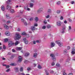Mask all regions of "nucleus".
<instances>
[{
  "label": "nucleus",
  "mask_w": 75,
  "mask_h": 75,
  "mask_svg": "<svg viewBox=\"0 0 75 75\" xmlns=\"http://www.w3.org/2000/svg\"><path fill=\"white\" fill-rule=\"evenodd\" d=\"M31 29L32 31H34V30H35V27L34 26H32L31 27Z\"/></svg>",
  "instance_id": "nucleus-12"
},
{
  "label": "nucleus",
  "mask_w": 75,
  "mask_h": 75,
  "mask_svg": "<svg viewBox=\"0 0 75 75\" xmlns=\"http://www.w3.org/2000/svg\"><path fill=\"white\" fill-rule=\"evenodd\" d=\"M1 9L2 10V11H4V6H2L1 7Z\"/></svg>",
  "instance_id": "nucleus-23"
},
{
  "label": "nucleus",
  "mask_w": 75,
  "mask_h": 75,
  "mask_svg": "<svg viewBox=\"0 0 75 75\" xmlns=\"http://www.w3.org/2000/svg\"><path fill=\"white\" fill-rule=\"evenodd\" d=\"M29 55H30V53H26L25 54V57H28Z\"/></svg>",
  "instance_id": "nucleus-24"
},
{
  "label": "nucleus",
  "mask_w": 75,
  "mask_h": 75,
  "mask_svg": "<svg viewBox=\"0 0 75 75\" xmlns=\"http://www.w3.org/2000/svg\"><path fill=\"white\" fill-rule=\"evenodd\" d=\"M38 68H39V69H40V68H41V67L40 66V65H38Z\"/></svg>",
  "instance_id": "nucleus-44"
},
{
  "label": "nucleus",
  "mask_w": 75,
  "mask_h": 75,
  "mask_svg": "<svg viewBox=\"0 0 75 75\" xmlns=\"http://www.w3.org/2000/svg\"><path fill=\"white\" fill-rule=\"evenodd\" d=\"M45 28H46V27H45V26H43L42 27V29L43 30L45 29Z\"/></svg>",
  "instance_id": "nucleus-36"
},
{
  "label": "nucleus",
  "mask_w": 75,
  "mask_h": 75,
  "mask_svg": "<svg viewBox=\"0 0 75 75\" xmlns=\"http://www.w3.org/2000/svg\"><path fill=\"white\" fill-rule=\"evenodd\" d=\"M6 17L8 19H10V16H9V15L8 14H6Z\"/></svg>",
  "instance_id": "nucleus-15"
},
{
  "label": "nucleus",
  "mask_w": 75,
  "mask_h": 75,
  "mask_svg": "<svg viewBox=\"0 0 75 75\" xmlns=\"http://www.w3.org/2000/svg\"><path fill=\"white\" fill-rule=\"evenodd\" d=\"M22 35H27V36H26L28 38L29 37V34H27V33L25 32H23L22 33Z\"/></svg>",
  "instance_id": "nucleus-8"
},
{
  "label": "nucleus",
  "mask_w": 75,
  "mask_h": 75,
  "mask_svg": "<svg viewBox=\"0 0 75 75\" xmlns=\"http://www.w3.org/2000/svg\"><path fill=\"white\" fill-rule=\"evenodd\" d=\"M15 70L16 72H18V68L17 67L15 68Z\"/></svg>",
  "instance_id": "nucleus-38"
},
{
  "label": "nucleus",
  "mask_w": 75,
  "mask_h": 75,
  "mask_svg": "<svg viewBox=\"0 0 75 75\" xmlns=\"http://www.w3.org/2000/svg\"><path fill=\"white\" fill-rule=\"evenodd\" d=\"M44 23H45V24H47V21H44Z\"/></svg>",
  "instance_id": "nucleus-64"
},
{
  "label": "nucleus",
  "mask_w": 75,
  "mask_h": 75,
  "mask_svg": "<svg viewBox=\"0 0 75 75\" xmlns=\"http://www.w3.org/2000/svg\"><path fill=\"white\" fill-rule=\"evenodd\" d=\"M16 49V50L20 51V50H22V48L21 47H17Z\"/></svg>",
  "instance_id": "nucleus-17"
},
{
  "label": "nucleus",
  "mask_w": 75,
  "mask_h": 75,
  "mask_svg": "<svg viewBox=\"0 0 75 75\" xmlns=\"http://www.w3.org/2000/svg\"><path fill=\"white\" fill-rule=\"evenodd\" d=\"M4 28L5 29H8V26L6 25H4Z\"/></svg>",
  "instance_id": "nucleus-16"
},
{
  "label": "nucleus",
  "mask_w": 75,
  "mask_h": 75,
  "mask_svg": "<svg viewBox=\"0 0 75 75\" xmlns=\"http://www.w3.org/2000/svg\"><path fill=\"white\" fill-rule=\"evenodd\" d=\"M50 17V15H48L46 17V18H48Z\"/></svg>",
  "instance_id": "nucleus-49"
},
{
  "label": "nucleus",
  "mask_w": 75,
  "mask_h": 75,
  "mask_svg": "<svg viewBox=\"0 0 75 75\" xmlns=\"http://www.w3.org/2000/svg\"><path fill=\"white\" fill-rule=\"evenodd\" d=\"M69 20L70 22H72V20H71V19L69 18Z\"/></svg>",
  "instance_id": "nucleus-55"
},
{
  "label": "nucleus",
  "mask_w": 75,
  "mask_h": 75,
  "mask_svg": "<svg viewBox=\"0 0 75 75\" xmlns=\"http://www.w3.org/2000/svg\"><path fill=\"white\" fill-rule=\"evenodd\" d=\"M72 54H75V50L74 48H73L72 49V51H71Z\"/></svg>",
  "instance_id": "nucleus-9"
},
{
  "label": "nucleus",
  "mask_w": 75,
  "mask_h": 75,
  "mask_svg": "<svg viewBox=\"0 0 75 75\" xmlns=\"http://www.w3.org/2000/svg\"><path fill=\"white\" fill-rule=\"evenodd\" d=\"M71 4H74V1H72L71 2Z\"/></svg>",
  "instance_id": "nucleus-58"
},
{
  "label": "nucleus",
  "mask_w": 75,
  "mask_h": 75,
  "mask_svg": "<svg viewBox=\"0 0 75 75\" xmlns=\"http://www.w3.org/2000/svg\"><path fill=\"white\" fill-rule=\"evenodd\" d=\"M35 20L36 21H38V17H36L35 18Z\"/></svg>",
  "instance_id": "nucleus-28"
},
{
  "label": "nucleus",
  "mask_w": 75,
  "mask_h": 75,
  "mask_svg": "<svg viewBox=\"0 0 75 75\" xmlns=\"http://www.w3.org/2000/svg\"><path fill=\"white\" fill-rule=\"evenodd\" d=\"M64 24H67V21H64Z\"/></svg>",
  "instance_id": "nucleus-54"
},
{
  "label": "nucleus",
  "mask_w": 75,
  "mask_h": 75,
  "mask_svg": "<svg viewBox=\"0 0 75 75\" xmlns=\"http://www.w3.org/2000/svg\"><path fill=\"white\" fill-rule=\"evenodd\" d=\"M65 28H63L62 29V30H63V31H64V30H65Z\"/></svg>",
  "instance_id": "nucleus-62"
},
{
  "label": "nucleus",
  "mask_w": 75,
  "mask_h": 75,
  "mask_svg": "<svg viewBox=\"0 0 75 75\" xmlns=\"http://www.w3.org/2000/svg\"><path fill=\"white\" fill-rule=\"evenodd\" d=\"M60 13H61V11L59 10L57 11V14H59Z\"/></svg>",
  "instance_id": "nucleus-40"
},
{
  "label": "nucleus",
  "mask_w": 75,
  "mask_h": 75,
  "mask_svg": "<svg viewBox=\"0 0 75 75\" xmlns=\"http://www.w3.org/2000/svg\"><path fill=\"white\" fill-rule=\"evenodd\" d=\"M62 24V23H61V22L59 21H58L57 22V24L58 26H61V25Z\"/></svg>",
  "instance_id": "nucleus-6"
},
{
  "label": "nucleus",
  "mask_w": 75,
  "mask_h": 75,
  "mask_svg": "<svg viewBox=\"0 0 75 75\" xmlns=\"http://www.w3.org/2000/svg\"><path fill=\"white\" fill-rule=\"evenodd\" d=\"M12 51L13 52H16L15 50H14V49H12Z\"/></svg>",
  "instance_id": "nucleus-52"
},
{
  "label": "nucleus",
  "mask_w": 75,
  "mask_h": 75,
  "mask_svg": "<svg viewBox=\"0 0 75 75\" xmlns=\"http://www.w3.org/2000/svg\"><path fill=\"white\" fill-rule=\"evenodd\" d=\"M34 6V4L33 3H30V7H32Z\"/></svg>",
  "instance_id": "nucleus-27"
},
{
  "label": "nucleus",
  "mask_w": 75,
  "mask_h": 75,
  "mask_svg": "<svg viewBox=\"0 0 75 75\" xmlns=\"http://www.w3.org/2000/svg\"><path fill=\"white\" fill-rule=\"evenodd\" d=\"M8 38L5 39L4 40V42H6L8 41Z\"/></svg>",
  "instance_id": "nucleus-26"
},
{
  "label": "nucleus",
  "mask_w": 75,
  "mask_h": 75,
  "mask_svg": "<svg viewBox=\"0 0 75 75\" xmlns=\"http://www.w3.org/2000/svg\"><path fill=\"white\" fill-rule=\"evenodd\" d=\"M51 10L50 9L48 10L47 13H51Z\"/></svg>",
  "instance_id": "nucleus-41"
},
{
  "label": "nucleus",
  "mask_w": 75,
  "mask_h": 75,
  "mask_svg": "<svg viewBox=\"0 0 75 75\" xmlns=\"http://www.w3.org/2000/svg\"><path fill=\"white\" fill-rule=\"evenodd\" d=\"M15 57V55H12L11 56V57L12 58H14V57Z\"/></svg>",
  "instance_id": "nucleus-63"
},
{
  "label": "nucleus",
  "mask_w": 75,
  "mask_h": 75,
  "mask_svg": "<svg viewBox=\"0 0 75 75\" xmlns=\"http://www.w3.org/2000/svg\"><path fill=\"white\" fill-rule=\"evenodd\" d=\"M51 27V25H47V28H50Z\"/></svg>",
  "instance_id": "nucleus-31"
},
{
  "label": "nucleus",
  "mask_w": 75,
  "mask_h": 75,
  "mask_svg": "<svg viewBox=\"0 0 75 75\" xmlns=\"http://www.w3.org/2000/svg\"><path fill=\"white\" fill-rule=\"evenodd\" d=\"M45 72L46 73V75H49V73L48 72V71L46 70H45Z\"/></svg>",
  "instance_id": "nucleus-19"
},
{
  "label": "nucleus",
  "mask_w": 75,
  "mask_h": 75,
  "mask_svg": "<svg viewBox=\"0 0 75 75\" xmlns=\"http://www.w3.org/2000/svg\"><path fill=\"white\" fill-rule=\"evenodd\" d=\"M9 71H10V70L9 69H8L7 70H6V72H8Z\"/></svg>",
  "instance_id": "nucleus-57"
},
{
  "label": "nucleus",
  "mask_w": 75,
  "mask_h": 75,
  "mask_svg": "<svg viewBox=\"0 0 75 75\" xmlns=\"http://www.w3.org/2000/svg\"><path fill=\"white\" fill-rule=\"evenodd\" d=\"M18 75H25V74L23 73H19Z\"/></svg>",
  "instance_id": "nucleus-29"
},
{
  "label": "nucleus",
  "mask_w": 75,
  "mask_h": 75,
  "mask_svg": "<svg viewBox=\"0 0 75 75\" xmlns=\"http://www.w3.org/2000/svg\"><path fill=\"white\" fill-rule=\"evenodd\" d=\"M67 50H64L63 53L64 54H67Z\"/></svg>",
  "instance_id": "nucleus-20"
},
{
  "label": "nucleus",
  "mask_w": 75,
  "mask_h": 75,
  "mask_svg": "<svg viewBox=\"0 0 75 75\" xmlns=\"http://www.w3.org/2000/svg\"><path fill=\"white\" fill-rule=\"evenodd\" d=\"M33 44H35L36 43V42H35V41H34L33 42Z\"/></svg>",
  "instance_id": "nucleus-51"
},
{
  "label": "nucleus",
  "mask_w": 75,
  "mask_h": 75,
  "mask_svg": "<svg viewBox=\"0 0 75 75\" xmlns=\"http://www.w3.org/2000/svg\"><path fill=\"white\" fill-rule=\"evenodd\" d=\"M23 41H24L25 44H27L28 42V40H27V39H26V38H24L23 39Z\"/></svg>",
  "instance_id": "nucleus-5"
},
{
  "label": "nucleus",
  "mask_w": 75,
  "mask_h": 75,
  "mask_svg": "<svg viewBox=\"0 0 75 75\" xmlns=\"http://www.w3.org/2000/svg\"><path fill=\"white\" fill-rule=\"evenodd\" d=\"M16 36L14 38L15 40H18L21 38V36L19 34H16Z\"/></svg>",
  "instance_id": "nucleus-2"
},
{
  "label": "nucleus",
  "mask_w": 75,
  "mask_h": 75,
  "mask_svg": "<svg viewBox=\"0 0 75 75\" xmlns=\"http://www.w3.org/2000/svg\"><path fill=\"white\" fill-rule=\"evenodd\" d=\"M27 10H28V11H30V8H27Z\"/></svg>",
  "instance_id": "nucleus-56"
},
{
  "label": "nucleus",
  "mask_w": 75,
  "mask_h": 75,
  "mask_svg": "<svg viewBox=\"0 0 75 75\" xmlns=\"http://www.w3.org/2000/svg\"><path fill=\"white\" fill-rule=\"evenodd\" d=\"M50 57H52V59L53 61H56V58L55 57V55L53 54H50Z\"/></svg>",
  "instance_id": "nucleus-4"
},
{
  "label": "nucleus",
  "mask_w": 75,
  "mask_h": 75,
  "mask_svg": "<svg viewBox=\"0 0 75 75\" xmlns=\"http://www.w3.org/2000/svg\"><path fill=\"white\" fill-rule=\"evenodd\" d=\"M7 23L8 24H10L11 23V21H7Z\"/></svg>",
  "instance_id": "nucleus-43"
},
{
  "label": "nucleus",
  "mask_w": 75,
  "mask_h": 75,
  "mask_svg": "<svg viewBox=\"0 0 75 75\" xmlns=\"http://www.w3.org/2000/svg\"><path fill=\"white\" fill-rule=\"evenodd\" d=\"M14 11L13 9H11L10 10V13H14Z\"/></svg>",
  "instance_id": "nucleus-22"
},
{
  "label": "nucleus",
  "mask_w": 75,
  "mask_h": 75,
  "mask_svg": "<svg viewBox=\"0 0 75 75\" xmlns=\"http://www.w3.org/2000/svg\"><path fill=\"white\" fill-rule=\"evenodd\" d=\"M42 11V8H40L38 11V13H40L41 11Z\"/></svg>",
  "instance_id": "nucleus-11"
},
{
  "label": "nucleus",
  "mask_w": 75,
  "mask_h": 75,
  "mask_svg": "<svg viewBox=\"0 0 75 75\" xmlns=\"http://www.w3.org/2000/svg\"><path fill=\"white\" fill-rule=\"evenodd\" d=\"M21 61H22V57L20 56H19L18 57V62H21Z\"/></svg>",
  "instance_id": "nucleus-7"
},
{
  "label": "nucleus",
  "mask_w": 75,
  "mask_h": 75,
  "mask_svg": "<svg viewBox=\"0 0 75 75\" xmlns=\"http://www.w3.org/2000/svg\"><path fill=\"white\" fill-rule=\"evenodd\" d=\"M34 27H37L38 26V25L37 23H35L34 24Z\"/></svg>",
  "instance_id": "nucleus-42"
},
{
  "label": "nucleus",
  "mask_w": 75,
  "mask_h": 75,
  "mask_svg": "<svg viewBox=\"0 0 75 75\" xmlns=\"http://www.w3.org/2000/svg\"><path fill=\"white\" fill-rule=\"evenodd\" d=\"M63 75H67V74L65 73V72H64L63 74Z\"/></svg>",
  "instance_id": "nucleus-53"
},
{
  "label": "nucleus",
  "mask_w": 75,
  "mask_h": 75,
  "mask_svg": "<svg viewBox=\"0 0 75 75\" xmlns=\"http://www.w3.org/2000/svg\"><path fill=\"white\" fill-rule=\"evenodd\" d=\"M20 71V72H23V67H21Z\"/></svg>",
  "instance_id": "nucleus-18"
},
{
  "label": "nucleus",
  "mask_w": 75,
  "mask_h": 75,
  "mask_svg": "<svg viewBox=\"0 0 75 75\" xmlns=\"http://www.w3.org/2000/svg\"><path fill=\"white\" fill-rule=\"evenodd\" d=\"M27 70L28 71H30L31 68L30 67H28V68H27Z\"/></svg>",
  "instance_id": "nucleus-39"
},
{
  "label": "nucleus",
  "mask_w": 75,
  "mask_h": 75,
  "mask_svg": "<svg viewBox=\"0 0 75 75\" xmlns=\"http://www.w3.org/2000/svg\"><path fill=\"white\" fill-rule=\"evenodd\" d=\"M71 29H72V28H71V26H69L68 31H70V30H71Z\"/></svg>",
  "instance_id": "nucleus-30"
},
{
  "label": "nucleus",
  "mask_w": 75,
  "mask_h": 75,
  "mask_svg": "<svg viewBox=\"0 0 75 75\" xmlns=\"http://www.w3.org/2000/svg\"><path fill=\"white\" fill-rule=\"evenodd\" d=\"M31 2H32V3H34V0H31Z\"/></svg>",
  "instance_id": "nucleus-60"
},
{
  "label": "nucleus",
  "mask_w": 75,
  "mask_h": 75,
  "mask_svg": "<svg viewBox=\"0 0 75 75\" xmlns=\"http://www.w3.org/2000/svg\"><path fill=\"white\" fill-rule=\"evenodd\" d=\"M55 45V44L53 42H51V47H53Z\"/></svg>",
  "instance_id": "nucleus-10"
},
{
  "label": "nucleus",
  "mask_w": 75,
  "mask_h": 75,
  "mask_svg": "<svg viewBox=\"0 0 75 75\" xmlns=\"http://www.w3.org/2000/svg\"><path fill=\"white\" fill-rule=\"evenodd\" d=\"M10 65L12 66H16L17 65V64L14 63H12L10 64Z\"/></svg>",
  "instance_id": "nucleus-25"
},
{
  "label": "nucleus",
  "mask_w": 75,
  "mask_h": 75,
  "mask_svg": "<svg viewBox=\"0 0 75 75\" xmlns=\"http://www.w3.org/2000/svg\"><path fill=\"white\" fill-rule=\"evenodd\" d=\"M5 35H7V36H10V33L8 32H6L5 33Z\"/></svg>",
  "instance_id": "nucleus-14"
},
{
  "label": "nucleus",
  "mask_w": 75,
  "mask_h": 75,
  "mask_svg": "<svg viewBox=\"0 0 75 75\" xmlns=\"http://www.w3.org/2000/svg\"><path fill=\"white\" fill-rule=\"evenodd\" d=\"M54 65H55V63H54V62H53L52 63V66H54Z\"/></svg>",
  "instance_id": "nucleus-45"
},
{
  "label": "nucleus",
  "mask_w": 75,
  "mask_h": 75,
  "mask_svg": "<svg viewBox=\"0 0 75 75\" xmlns=\"http://www.w3.org/2000/svg\"><path fill=\"white\" fill-rule=\"evenodd\" d=\"M21 29H20V28H18V31H20V30H21Z\"/></svg>",
  "instance_id": "nucleus-59"
},
{
  "label": "nucleus",
  "mask_w": 75,
  "mask_h": 75,
  "mask_svg": "<svg viewBox=\"0 0 75 75\" xmlns=\"http://www.w3.org/2000/svg\"><path fill=\"white\" fill-rule=\"evenodd\" d=\"M11 0H9L8 1H7L6 2L7 4H9L8 3V2H9V3H10V2H11Z\"/></svg>",
  "instance_id": "nucleus-33"
},
{
  "label": "nucleus",
  "mask_w": 75,
  "mask_h": 75,
  "mask_svg": "<svg viewBox=\"0 0 75 75\" xmlns=\"http://www.w3.org/2000/svg\"><path fill=\"white\" fill-rule=\"evenodd\" d=\"M23 23L24 24V25H27V23L26 22H23Z\"/></svg>",
  "instance_id": "nucleus-32"
},
{
  "label": "nucleus",
  "mask_w": 75,
  "mask_h": 75,
  "mask_svg": "<svg viewBox=\"0 0 75 75\" xmlns=\"http://www.w3.org/2000/svg\"><path fill=\"white\" fill-rule=\"evenodd\" d=\"M21 21L22 22H23V23H24V22H25V21H24V19L23 18H22V19H21Z\"/></svg>",
  "instance_id": "nucleus-46"
},
{
  "label": "nucleus",
  "mask_w": 75,
  "mask_h": 75,
  "mask_svg": "<svg viewBox=\"0 0 75 75\" xmlns=\"http://www.w3.org/2000/svg\"><path fill=\"white\" fill-rule=\"evenodd\" d=\"M60 20H63V19H64V18H63V16H61L60 17Z\"/></svg>",
  "instance_id": "nucleus-48"
},
{
  "label": "nucleus",
  "mask_w": 75,
  "mask_h": 75,
  "mask_svg": "<svg viewBox=\"0 0 75 75\" xmlns=\"http://www.w3.org/2000/svg\"><path fill=\"white\" fill-rule=\"evenodd\" d=\"M18 44H19V42L18 41H16L15 44L12 41H9L8 42V46L9 47H10L11 46H13V45L16 46Z\"/></svg>",
  "instance_id": "nucleus-1"
},
{
  "label": "nucleus",
  "mask_w": 75,
  "mask_h": 75,
  "mask_svg": "<svg viewBox=\"0 0 75 75\" xmlns=\"http://www.w3.org/2000/svg\"><path fill=\"white\" fill-rule=\"evenodd\" d=\"M29 20L30 21H33V18H30Z\"/></svg>",
  "instance_id": "nucleus-47"
},
{
  "label": "nucleus",
  "mask_w": 75,
  "mask_h": 75,
  "mask_svg": "<svg viewBox=\"0 0 75 75\" xmlns=\"http://www.w3.org/2000/svg\"><path fill=\"white\" fill-rule=\"evenodd\" d=\"M6 8H7V10H10L11 9V6L10 5H7L6 6Z\"/></svg>",
  "instance_id": "nucleus-13"
},
{
  "label": "nucleus",
  "mask_w": 75,
  "mask_h": 75,
  "mask_svg": "<svg viewBox=\"0 0 75 75\" xmlns=\"http://www.w3.org/2000/svg\"><path fill=\"white\" fill-rule=\"evenodd\" d=\"M55 42L56 44L59 45V47H62L63 46V44L61 43V41L59 40L56 41Z\"/></svg>",
  "instance_id": "nucleus-3"
},
{
  "label": "nucleus",
  "mask_w": 75,
  "mask_h": 75,
  "mask_svg": "<svg viewBox=\"0 0 75 75\" xmlns=\"http://www.w3.org/2000/svg\"><path fill=\"white\" fill-rule=\"evenodd\" d=\"M24 62L25 64H27V63L28 62V61L27 60H25L24 61Z\"/></svg>",
  "instance_id": "nucleus-34"
},
{
  "label": "nucleus",
  "mask_w": 75,
  "mask_h": 75,
  "mask_svg": "<svg viewBox=\"0 0 75 75\" xmlns=\"http://www.w3.org/2000/svg\"><path fill=\"white\" fill-rule=\"evenodd\" d=\"M69 75H73V74H72V73H70L69 74Z\"/></svg>",
  "instance_id": "nucleus-61"
},
{
  "label": "nucleus",
  "mask_w": 75,
  "mask_h": 75,
  "mask_svg": "<svg viewBox=\"0 0 75 75\" xmlns=\"http://www.w3.org/2000/svg\"><path fill=\"white\" fill-rule=\"evenodd\" d=\"M37 56V54L36 53H35L33 54V57H36Z\"/></svg>",
  "instance_id": "nucleus-21"
},
{
  "label": "nucleus",
  "mask_w": 75,
  "mask_h": 75,
  "mask_svg": "<svg viewBox=\"0 0 75 75\" xmlns=\"http://www.w3.org/2000/svg\"><path fill=\"white\" fill-rule=\"evenodd\" d=\"M60 3H61V2H60V1H59L57 2V5H59V4H60Z\"/></svg>",
  "instance_id": "nucleus-37"
},
{
  "label": "nucleus",
  "mask_w": 75,
  "mask_h": 75,
  "mask_svg": "<svg viewBox=\"0 0 75 75\" xmlns=\"http://www.w3.org/2000/svg\"><path fill=\"white\" fill-rule=\"evenodd\" d=\"M10 67V66L9 65H7L6 66V68H9Z\"/></svg>",
  "instance_id": "nucleus-50"
},
{
  "label": "nucleus",
  "mask_w": 75,
  "mask_h": 75,
  "mask_svg": "<svg viewBox=\"0 0 75 75\" xmlns=\"http://www.w3.org/2000/svg\"><path fill=\"white\" fill-rule=\"evenodd\" d=\"M56 66L57 67H59L60 66V64L59 63H57L56 64Z\"/></svg>",
  "instance_id": "nucleus-35"
}]
</instances>
